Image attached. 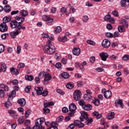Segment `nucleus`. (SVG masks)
Listing matches in <instances>:
<instances>
[{
    "instance_id": "1",
    "label": "nucleus",
    "mask_w": 129,
    "mask_h": 129,
    "mask_svg": "<svg viewBox=\"0 0 129 129\" xmlns=\"http://www.w3.org/2000/svg\"><path fill=\"white\" fill-rule=\"evenodd\" d=\"M42 36L43 38H47L48 40L46 44L43 48L44 53L47 54V55H52V54H54L55 51H56L55 46L52 44V42H51V41L54 39V37L52 36H49V34L45 32L42 34Z\"/></svg>"
},
{
    "instance_id": "2",
    "label": "nucleus",
    "mask_w": 129,
    "mask_h": 129,
    "mask_svg": "<svg viewBox=\"0 0 129 129\" xmlns=\"http://www.w3.org/2000/svg\"><path fill=\"white\" fill-rule=\"evenodd\" d=\"M81 116L80 117V119L81 121H84V119L86 120L87 124H90L92 122V118L88 117V114L85 111L81 112Z\"/></svg>"
},
{
    "instance_id": "3",
    "label": "nucleus",
    "mask_w": 129,
    "mask_h": 129,
    "mask_svg": "<svg viewBox=\"0 0 129 129\" xmlns=\"http://www.w3.org/2000/svg\"><path fill=\"white\" fill-rule=\"evenodd\" d=\"M70 113H69V116H73L74 113H75V110L77 109L76 105L75 104H71L69 107Z\"/></svg>"
},
{
    "instance_id": "4",
    "label": "nucleus",
    "mask_w": 129,
    "mask_h": 129,
    "mask_svg": "<svg viewBox=\"0 0 129 129\" xmlns=\"http://www.w3.org/2000/svg\"><path fill=\"white\" fill-rule=\"evenodd\" d=\"M101 92L104 94V96L106 99H108V98H110L112 96L111 92L109 90L106 91L105 89H102Z\"/></svg>"
},
{
    "instance_id": "5",
    "label": "nucleus",
    "mask_w": 129,
    "mask_h": 129,
    "mask_svg": "<svg viewBox=\"0 0 129 129\" xmlns=\"http://www.w3.org/2000/svg\"><path fill=\"white\" fill-rule=\"evenodd\" d=\"M74 99L76 101H78L81 98V92L80 90H77L73 93Z\"/></svg>"
},
{
    "instance_id": "6",
    "label": "nucleus",
    "mask_w": 129,
    "mask_h": 129,
    "mask_svg": "<svg viewBox=\"0 0 129 129\" xmlns=\"http://www.w3.org/2000/svg\"><path fill=\"white\" fill-rule=\"evenodd\" d=\"M44 76H45V78L43 81V83L44 85H48V84H49V82L50 80H51L52 78V76L50 74L48 73H46V74H45V75Z\"/></svg>"
},
{
    "instance_id": "7",
    "label": "nucleus",
    "mask_w": 129,
    "mask_h": 129,
    "mask_svg": "<svg viewBox=\"0 0 129 129\" xmlns=\"http://www.w3.org/2000/svg\"><path fill=\"white\" fill-rule=\"evenodd\" d=\"M42 20L46 22L47 25H52L53 24V19L50 18L46 15H43L42 16Z\"/></svg>"
},
{
    "instance_id": "8",
    "label": "nucleus",
    "mask_w": 129,
    "mask_h": 129,
    "mask_svg": "<svg viewBox=\"0 0 129 129\" xmlns=\"http://www.w3.org/2000/svg\"><path fill=\"white\" fill-rule=\"evenodd\" d=\"M20 28H17L15 31H12L10 32V35L13 39H15L17 36L21 33V31L20 30Z\"/></svg>"
},
{
    "instance_id": "9",
    "label": "nucleus",
    "mask_w": 129,
    "mask_h": 129,
    "mask_svg": "<svg viewBox=\"0 0 129 129\" xmlns=\"http://www.w3.org/2000/svg\"><path fill=\"white\" fill-rule=\"evenodd\" d=\"M101 45L103 48H109L110 46V41L107 39H105L102 41Z\"/></svg>"
},
{
    "instance_id": "10",
    "label": "nucleus",
    "mask_w": 129,
    "mask_h": 129,
    "mask_svg": "<svg viewBox=\"0 0 129 129\" xmlns=\"http://www.w3.org/2000/svg\"><path fill=\"white\" fill-rule=\"evenodd\" d=\"M99 56L100 57L101 60L102 61H106L107 60V58H108V53L106 52H101L99 54Z\"/></svg>"
},
{
    "instance_id": "11",
    "label": "nucleus",
    "mask_w": 129,
    "mask_h": 129,
    "mask_svg": "<svg viewBox=\"0 0 129 129\" xmlns=\"http://www.w3.org/2000/svg\"><path fill=\"white\" fill-rule=\"evenodd\" d=\"M8 31V26H7V23H2L0 25V32H5Z\"/></svg>"
},
{
    "instance_id": "12",
    "label": "nucleus",
    "mask_w": 129,
    "mask_h": 129,
    "mask_svg": "<svg viewBox=\"0 0 129 129\" xmlns=\"http://www.w3.org/2000/svg\"><path fill=\"white\" fill-rule=\"evenodd\" d=\"M11 27L12 29H15V28H19V26H21L20 24H19L16 20L12 21L10 23Z\"/></svg>"
},
{
    "instance_id": "13",
    "label": "nucleus",
    "mask_w": 129,
    "mask_h": 129,
    "mask_svg": "<svg viewBox=\"0 0 129 129\" xmlns=\"http://www.w3.org/2000/svg\"><path fill=\"white\" fill-rule=\"evenodd\" d=\"M10 116L12 117V118L17 119L18 118V114L17 112L14 110H10L8 111Z\"/></svg>"
},
{
    "instance_id": "14",
    "label": "nucleus",
    "mask_w": 129,
    "mask_h": 129,
    "mask_svg": "<svg viewBox=\"0 0 129 129\" xmlns=\"http://www.w3.org/2000/svg\"><path fill=\"white\" fill-rule=\"evenodd\" d=\"M81 53V49L79 48L75 47L73 49V54L75 56H79Z\"/></svg>"
},
{
    "instance_id": "15",
    "label": "nucleus",
    "mask_w": 129,
    "mask_h": 129,
    "mask_svg": "<svg viewBox=\"0 0 129 129\" xmlns=\"http://www.w3.org/2000/svg\"><path fill=\"white\" fill-rule=\"evenodd\" d=\"M34 90L36 92L37 95H42V92L43 90L42 87H35Z\"/></svg>"
},
{
    "instance_id": "16",
    "label": "nucleus",
    "mask_w": 129,
    "mask_h": 129,
    "mask_svg": "<svg viewBox=\"0 0 129 129\" xmlns=\"http://www.w3.org/2000/svg\"><path fill=\"white\" fill-rule=\"evenodd\" d=\"M0 88L2 89H4V91L5 92H8V91H10V88L8 85H5L4 84H0Z\"/></svg>"
},
{
    "instance_id": "17",
    "label": "nucleus",
    "mask_w": 129,
    "mask_h": 129,
    "mask_svg": "<svg viewBox=\"0 0 129 129\" xmlns=\"http://www.w3.org/2000/svg\"><path fill=\"white\" fill-rule=\"evenodd\" d=\"M28 15H29V13L28 12V11L25 10H22L20 11V16H21V17H22V18H26V17L28 16Z\"/></svg>"
},
{
    "instance_id": "18",
    "label": "nucleus",
    "mask_w": 129,
    "mask_h": 129,
    "mask_svg": "<svg viewBox=\"0 0 129 129\" xmlns=\"http://www.w3.org/2000/svg\"><path fill=\"white\" fill-rule=\"evenodd\" d=\"M17 102L18 104H19L20 106H25V105H26V100H25V99L24 98H21L19 99L17 101Z\"/></svg>"
},
{
    "instance_id": "19",
    "label": "nucleus",
    "mask_w": 129,
    "mask_h": 129,
    "mask_svg": "<svg viewBox=\"0 0 129 129\" xmlns=\"http://www.w3.org/2000/svg\"><path fill=\"white\" fill-rule=\"evenodd\" d=\"M74 123L76 126H78V127H83L84 126V124L81 122L80 120H75Z\"/></svg>"
},
{
    "instance_id": "20",
    "label": "nucleus",
    "mask_w": 129,
    "mask_h": 129,
    "mask_svg": "<svg viewBox=\"0 0 129 129\" xmlns=\"http://www.w3.org/2000/svg\"><path fill=\"white\" fill-rule=\"evenodd\" d=\"M115 105L116 106H119V105H120L121 107H122V108H123V104L122 103V100L120 99H117L115 101Z\"/></svg>"
},
{
    "instance_id": "21",
    "label": "nucleus",
    "mask_w": 129,
    "mask_h": 129,
    "mask_svg": "<svg viewBox=\"0 0 129 129\" xmlns=\"http://www.w3.org/2000/svg\"><path fill=\"white\" fill-rule=\"evenodd\" d=\"M10 71L13 75H16L17 76V75L19 74V71H18V69L14 68H11L10 69Z\"/></svg>"
},
{
    "instance_id": "22",
    "label": "nucleus",
    "mask_w": 129,
    "mask_h": 129,
    "mask_svg": "<svg viewBox=\"0 0 129 129\" xmlns=\"http://www.w3.org/2000/svg\"><path fill=\"white\" fill-rule=\"evenodd\" d=\"M93 116H96L97 119H99L102 117V114H99V113L96 111L93 112Z\"/></svg>"
},
{
    "instance_id": "23",
    "label": "nucleus",
    "mask_w": 129,
    "mask_h": 129,
    "mask_svg": "<svg viewBox=\"0 0 129 129\" xmlns=\"http://www.w3.org/2000/svg\"><path fill=\"white\" fill-rule=\"evenodd\" d=\"M15 20L18 24H20L21 25V23H23V22L25 21V18L17 16L15 18Z\"/></svg>"
},
{
    "instance_id": "24",
    "label": "nucleus",
    "mask_w": 129,
    "mask_h": 129,
    "mask_svg": "<svg viewBox=\"0 0 129 129\" xmlns=\"http://www.w3.org/2000/svg\"><path fill=\"white\" fill-rule=\"evenodd\" d=\"M33 129H45V127L35 121V125L33 126Z\"/></svg>"
},
{
    "instance_id": "25",
    "label": "nucleus",
    "mask_w": 129,
    "mask_h": 129,
    "mask_svg": "<svg viewBox=\"0 0 129 129\" xmlns=\"http://www.w3.org/2000/svg\"><path fill=\"white\" fill-rule=\"evenodd\" d=\"M114 118V112H110L108 113V115H107V119H109V120L111 119H113Z\"/></svg>"
},
{
    "instance_id": "26",
    "label": "nucleus",
    "mask_w": 129,
    "mask_h": 129,
    "mask_svg": "<svg viewBox=\"0 0 129 129\" xmlns=\"http://www.w3.org/2000/svg\"><path fill=\"white\" fill-rule=\"evenodd\" d=\"M1 70L3 72H6L7 71V65L5 62H1L0 63Z\"/></svg>"
},
{
    "instance_id": "27",
    "label": "nucleus",
    "mask_w": 129,
    "mask_h": 129,
    "mask_svg": "<svg viewBox=\"0 0 129 129\" xmlns=\"http://www.w3.org/2000/svg\"><path fill=\"white\" fill-rule=\"evenodd\" d=\"M92 109V106H91V105L85 104V105L83 106V109H84V110H91Z\"/></svg>"
},
{
    "instance_id": "28",
    "label": "nucleus",
    "mask_w": 129,
    "mask_h": 129,
    "mask_svg": "<svg viewBox=\"0 0 129 129\" xmlns=\"http://www.w3.org/2000/svg\"><path fill=\"white\" fill-rule=\"evenodd\" d=\"M68 40V37H67V36H64L63 37H58L57 38V40L59 41V42H62V43H65V42H67Z\"/></svg>"
},
{
    "instance_id": "29",
    "label": "nucleus",
    "mask_w": 129,
    "mask_h": 129,
    "mask_svg": "<svg viewBox=\"0 0 129 129\" xmlns=\"http://www.w3.org/2000/svg\"><path fill=\"white\" fill-rule=\"evenodd\" d=\"M16 94L17 93L16 92V91H12L11 94H10L9 96L8 100H10V99H13V97H16Z\"/></svg>"
},
{
    "instance_id": "30",
    "label": "nucleus",
    "mask_w": 129,
    "mask_h": 129,
    "mask_svg": "<svg viewBox=\"0 0 129 129\" xmlns=\"http://www.w3.org/2000/svg\"><path fill=\"white\" fill-rule=\"evenodd\" d=\"M84 98L85 100H87L88 101H90V100L92 99V96H91V95L85 94L84 95Z\"/></svg>"
},
{
    "instance_id": "31",
    "label": "nucleus",
    "mask_w": 129,
    "mask_h": 129,
    "mask_svg": "<svg viewBox=\"0 0 129 129\" xmlns=\"http://www.w3.org/2000/svg\"><path fill=\"white\" fill-rule=\"evenodd\" d=\"M45 118L44 117H41L40 118H38L35 122L38 123V124H40L41 125H42V123H43V122H45Z\"/></svg>"
},
{
    "instance_id": "32",
    "label": "nucleus",
    "mask_w": 129,
    "mask_h": 129,
    "mask_svg": "<svg viewBox=\"0 0 129 129\" xmlns=\"http://www.w3.org/2000/svg\"><path fill=\"white\" fill-rule=\"evenodd\" d=\"M61 31L62 28L61 27V26H57L54 28V33L56 34H59V33H61Z\"/></svg>"
},
{
    "instance_id": "33",
    "label": "nucleus",
    "mask_w": 129,
    "mask_h": 129,
    "mask_svg": "<svg viewBox=\"0 0 129 129\" xmlns=\"http://www.w3.org/2000/svg\"><path fill=\"white\" fill-rule=\"evenodd\" d=\"M58 124L55 122H52L51 126L47 129H58Z\"/></svg>"
},
{
    "instance_id": "34",
    "label": "nucleus",
    "mask_w": 129,
    "mask_h": 129,
    "mask_svg": "<svg viewBox=\"0 0 129 129\" xmlns=\"http://www.w3.org/2000/svg\"><path fill=\"white\" fill-rule=\"evenodd\" d=\"M3 23H5V24H6V23H9V22H11V21H12V18L10 17H5L3 18Z\"/></svg>"
},
{
    "instance_id": "35",
    "label": "nucleus",
    "mask_w": 129,
    "mask_h": 129,
    "mask_svg": "<svg viewBox=\"0 0 129 129\" xmlns=\"http://www.w3.org/2000/svg\"><path fill=\"white\" fill-rule=\"evenodd\" d=\"M25 79L28 81H32L34 80V77L32 75H26L25 76Z\"/></svg>"
},
{
    "instance_id": "36",
    "label": "nucleus",
    "mask_w": 129,
    "mask_h": 129,
    "mask_svg": "<svg viewBox=\"0 0 129 129\" xmlns=\"http://www.w3.org/2000/svg\"><path fill=\"white\" fill-rule=\"evenodd\" d=\"M4 11L6 13H10L11 12V7L10 5H7L4 7Z\"/></svg>"
},
{
    "instance_id": "37",
    "label": "nucleus",
    "mask_w": 129,
    "mask_h": 129,
    "mask_svg": "<svg viewBox=\"0 0 129 129\" xmlns=\"http://www.w3.org/2000/svg\"><path fill=\"white\" fill-rule=\"evenodd\" d=\"M93 103L96 106H98L99 104H100V101H99V99L95 98L93 101Z\"/></svg>"
},
{
    "instance_id": "38",
    "label": "nucleus",
    "mask_w": 129,
    "mask_h": 129,
    "mask_svg": "<svg viewBox=\"0 0 129 129\" xmlns=\"http://www.w3.org/2000/svg\"><path fill=\"white\" fill-rule=\"evenodd\" d=\"M122 25L124 27V28H127L128 27V24L126 20H122L121 21Z\"/></svg>"
},
{
    "instance_id": "39",
    "label": "nucleus",
    "mask_w": 129,
    "mask_h": 129,
    "mask_svg": "<svg viewBox=\"0 0 129 129\" xmlns=\"http://www.w3.org/2000/svg\"><path fill=\"white\" fill-rule=\"evenodd\" d=\"M66 86L68 89H72L73 88H74V85H73V84H71L70 83H68L66 85Z\"/></svg>"
},
{
    "instance_id": "40",
    "label": "nucleus",
    "mask_w": 129,
    "mask_h": 129,
    "mask_svg": "<svg viewBox=\"0 0 129 129\" xmlns=\"http://www.w3.org/2000/svg\"><path fill=\"white\" fill-rule=\"evenodd\" d=\"M24 121V116H20L18 119V122L20 123V124L23 123Z\"/></svg>"
},
{
    "instance_id": "41",
    "label": "nucleus",
    "mask_w": 129,
    "mask_h": 129,
    "mask_svg": "<svg viewBox=\"0 0 129 129\" xmlns=\"http://www.w3.org/2000/svg\"><path fill=\"white\" fill-rule=\"evenodd\" d=\"M46 73H47V72L42 71L39 73L38 77H40V79H42V78H43V77H44V76H45V75H46Z\"/></svg>"
},
{
    "instance_id": "42",
    "label": "nucleus",
    "mask_w": 129,
    "mask_h": 129,
    "mask_svg": "<svg viewBox=\"0 0 129 129\" xmlns=\"http://www.w3.org/2000/svg\"><path fill=\"white\" fill-rule=\"evenodd\" d=\"M88 20H89V18L87 15H84L83 16L82 21L84 23H87V22H88Z\"/></svg>"
},
{
    "instance_id": "43",
    "label": "nucleus",
    "mask_w": 129,
    "mask_h": 129,
    "mask_svg": "<svg viewBox=\"0 0 129 129\" xmlns=\"http://www.w3.org/2000/svg\"><path fill=\"white\" fill-rule=\"evenodd\" d=\"M61 76L63 77V78H64V79H67V78H69V74L64 72L61 74Z\"/></svg>"
},
{
    "instance_id": "44",
    "label": "nucleus",
    "mask_w": 129,
    "mask_h": 129,
    "mask_svg": "<svg viewBox=\"0 0 129 129\" xmlns=\"http://www.w3.org/2000/svg\"><path fill=\"white\" fill-rule=\"evenodd\" d=\"M52 105H54V102H45L44 103V106L45 107L52 106Z\"/></svg>"
},
{
    "instance_id": "45",
    "label": "nucleus",
    "mask_w": 129,
    "mask_h": 129,
    "mask_svg": "<svg viewBox=\"0 0 129 129\" xmlns=\"http://www.w3.org/2000/svg\"><path fill=\"white\" fill-rule=\"evenodd\" d=\"M87 43L88 45H91V46H95V42L91 40H87Z\"/></svg>"
},
{
    "instance_id": "46",
    "label": "nucleus",
    "mask_w": 129,
    "mask_h": 129,
    "mask_svg": "<svg viewBox=\"0 0 129 129\" xmlns=\"http://www.w3.org/2000/svg\"><path fill=\"white\" fill-rule=\"evenodd\" d=\"M5 106L6 107V108H9L12 106V103H11V102L9 101H8L5 103Z\"/></svg>"
},
{
    "instance_id": "47",
    "label": "nucleus",
    "mask_w": 129,
    "mask_h": 129,
    "mask_svg": "<svg viewBox=\"0 0 129 129\" xmlns=\"http://www.w3.org/2000/svg\"><path fill=\"white\" fill-rule=\"evenodd\" d=\"M44 114H47V113H50V109L47 107H45L43 108Z\"/></svg>"
},
{
    "instance_id": "48",
    "label": "nucleus",
    "mask_w": 129,
    "mask_h": 129,
    "mask_svg": "<svg viewBox=\"0 0 129 129\" xmlns=\"http://www.w3.org/2000/svg\"><path fill=\"white\" fill-rule=\"evenodd\" d=\"M122 60L123 61H127V60H129V55L128 54H125L122 57Z\"/></svg>"
},
{
    "instance_id": "49",
    "label": "nucleus",
    "mask_w": 129,
    "mask_h": 129,
    "mask_svg": "<svg viewBox=\"0 0 129 129\" xmlns=\"http://www.w3.org/2000/svg\"><path fill=\"white\" fill-rule=\"evenodd\" d=\"M0 97L1 98L5 97V91L3 89H0Z\"/></svg>"
},
{
    "instance_id": "50",
    "label": "nucleus",
    "mask_w": 129,
    "mask_h": 129,
    "mask_svg": "<svg viewBox=\"0 0 129 129\" xmlns=\"http://www.w3.org/2000/svg\"><path fill=\"white\" fill-rule=\"evenodd\" d=\"M41 95H42V96H47V95H48V90L46 89L43 91H42L41 92Z\"/></svg>"
},
{
    "instance_id": "51",
    "label": "nucleus",
    "mask_w": 129,
    "mask_h": 129,
    "mask_svg": "<svg viewBox=\"0 0 129 129\" xmlns=\"http://www.w3.org/2000/svg\"><path fill=\"white\" fill-rule=\"evenodd\" d=\"M32 87L31 86H28L27 87H25V91L26 92V93H30V89H31Z\"/></svg>"
},
{
    "instance_id": "52",
    "label": "nucleus",
    "mask_w": 129,
    "mask_h": 129,
    "mask_svg": "<svg viewBox=\"0 0 129 129\" xmlns=\"http://www.w3.org/2000/svg\"><path fill=\"white\" fill-rule=\"evenodd\" d=\"M5 51V45L0 44V54Z\"/></svg>"
},
{
    "instance_id": "53",
    "label": "nucleus",
    "mask_w": 129,
    "mask_h": 129,
    "mask_svg": "<svg viewBox=\"0 0 129 129\" xmlns=\"http://www.w3.org/2000/svg\"><path fill=\"white\" fill-rule=\"evenodd\" d=\"M79 105H81V106L83 107L85 105V102H84V101L83 100H81L80 101H79Z\"/></svg>"
},
{
    "instance_id": "54",
    "label": "nucleus",
    "mask_w": 129,
    "mask_h": 129,
    "mask_svg": "<svg viewBox=\"0 0 129 129\" xmlns=\"http://www.w3.org/2000/svg\"><path fill=\"white\" fill-rule=\"evenodd\" d=\"M118 31L119 33H123L124 32V29L122 28V26L118 27Z\"/></svg>"
},
{
    "instance_id": "55",
    "label": "nucleus",
    "mask_w": 129,
    "mask_h": 129,
    "mask_svg": "<svg viewBox=\"0 0 129 129\" xmlns=\"http://www.w3.org/2000/svg\"><path fill=\"white\" fill-rule=\"evenodd\" d=\"M105 36L107 37L108 38H113V34L112 33H110L109 32H107L105 34Z\"/></svg>"
},
{
    "instance_id": "56",
    "label": "nucleus",
    "mask_w": 129,
    "mask_h": 129,
    "mask_svg": "<svg viewBox=\"0 0 129 129\" xmlns=\"http://www.w3.org/2000/svg\"><path fill=\"white\" fill-rule=\"evenodd\" d=\"M111 18V16L110 15H107L104 17V21H109Z\"/></svg>"
},
{
    "instance_id": "57",
    "label": "nucleus",
    "mask_w": 129,
    "mask_h": 129,
    "mask_svg": "<svg viewBox=\"0 0 129 129\" xmlns=\"http://www.w3.org/2000/svg\"><path fill=\"white\" fill-rule=\"evenodd\" d=\"M63 119H64V117H63V116H60L57 118V121H58V122H61L63 121Z\"/></svg>"
},
{
    "instance_id": "58",
    "label": "nucleus",
    "mask_w": 129,
    "mask_h": 129,
    "mask_svg": "<svg viewBox=\"0 0 129 129\" xmlns=\"http://www.w3.org/2000/svg\"><path fill=\"white\" fill-rule=\"evenodd\" d=\"M34 80L35 83H36L37 84H39V83H40V80H41V78L39 77H37L35 78Z\"/></svg>"
},
{
    "instance_id": "59",
    "label": "nucleus",
    "mask_w": 129,
    "mask_h": 129,
    "mask_svg": "<svg viewBox=\"0 0 129 129\" xmlns=\"http://www.w3.org/2000/svg\"><path fill=\"white\" fill-rule=\"evenodd\" d=\"M55 66L56 68H57V69H59V68L62 67V64L61 63V62H57L55 64Z\"/></svg>"
},
{
    "instance_id": "60",
    "label": "nucleus",
    "mask_w": 129,
    "mask_h": 129,
    "mask_svg": "<svg viewBox=\"0 0 129 129\" xmlns=\"http://www.w3.org/2000/svg\"><path fill=\"white\" fill-rule=\"evenodd\" d=\"M31 114V110H28L25 112V117H29Z\"/></svg>"
},
{
    "instance_id": "61",
    "label": "nucleus",
    "mask_w": 129,
    "mask_h": 129,
    "mask_svg": "<svg viewBox=\"0 0 129 129\" xmlns=\"http://www.w3.org/2000/svg\"><path fill=\"white\" fill-rule=\"evenodd\" d=\"M24 67H25V63L21 62V63H19L18 67V69H21V68H24Z\"/></svg>"
},
{
    "instance_id": "62",
    "label": "nucleus",
    "mask_w": 129,
    "mask_h": 129,
    "mask_svg": "<svg viewBox=\"0 0 129 129\" xmlns=\"http://www.w3.org/2000/svg\"><path fill=\"white\" fill-rule=\"evenodd\" d=\"M50 11L52 14H55V13H56V12L57 11V9L56 8L52 7L50 9Z\"/></svg>"
},
{
    "instance_id": "63",
    "label": "nucleus",
    "mask_w": 129,
    "mask_h": 129,
    "mask_svg": "<svg viewBox=\"0 0 129 129\" xmlns=\"http://www.w3.org/2000/svg\"><path fill=\"white\" fill-rule=\"evenodd\" d=\"M120 5L122 8L125 7V0H121L120 2Z\"/></svg>"
},
{
    "instance_id": "64",
    "label": "nucleus",
    "mask_w": 129,
    "mask_h": 129,
    "mask_svg": "<svg viewBox=\"0 0 129 129\" xmlns=\"http://www.w3.org/2000/svg\"><path fill=\"white\" fill-rule=\"evenodd\" d=\"M106 28L107 30H112V26H111V24H108L106 26Z\"/></svg>"
}]
</instances>
